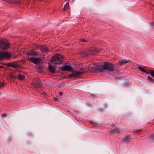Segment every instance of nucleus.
<instances>
[{
  "label": "nucleus",
  "mask_w": 154,
  "mask_h": 154,
  "mask_svg": "<svg viewBox=\"0 0 154 154\" xmlns=\"http://www.w3.org/2000/svg\"><path fill=\"white\" fill-rule=\"evenodd\" d=\"M63 59L62 55L56 54L52 57L51 60L54 64L58 65L62 63Z\"/></svg>",
  "instance_id": "f257e3e1"
},
{
  "label": "nucleus",
  "mask_w": 154,
  "mask_h": 154,
  "mask_svg": "<svg viewBox=\"0 0 154 154\" xmlns=\"http://www.w3.org/2000/svg\"><path fill=\"white\" fill-rule=\"evenodd\" d=\"M102 70L103 71H106L107 72H113L115 71L114 66L111 63L108 62H105L103 65Z\"/></svg>",
  "instance_id": "f03ea898"
},
{
  "label": "nucleus",
  "mask_w": 154,
  "mask_h": 154,
  "mask_svg": "<svg viewBox=\"0 0 154 154\" xmlns=\"http://www.w3.org/2000/svg\"><path fill=\"white\" fill-rule=\"evenodd\" d=\"M32 85L36 88H42L43 84L39 78H34L32 80Z\"/></svg>",
  "instance_id": "7ed1b4c3"
},
{
  "label": "nucleus",
  "mask_w": 154,
  "mask_h": 154,
  "mask_svg": "<svg viewBox=\"0 0 154 154\" xmlns=\"http://www.w3.org/2000/svg\"><path fill=\"white\" fill-rule=\"evenodd\" d=\"M30 62L34 63L35 64H38L41 63L42 61V59L40 57H28L27 59Z\"/></svg>",
  "instance_id": "20e7f679"
},
{
  "label": "nucleus",
  "mask_w": 154,
  "mask_h": 154,
  "mask_svg": "<svg viewBox=\"0 0 154 154\" xmlns=\"http://www.w3.org/2000/svg\"><path fill=\"white\" fill-rule=\"evenodd\" d=\"M95 53L92 51H83L81 54V56L82 57L85 58H88L94 55Z\"/></svg>",
  "instance_id": "39448f33"
},
{
  "label": "nucleus",
  "mask_w": 154,
  "mask_h": 154,
  "mask_svg": "<svg viewBox=\"0 0 154 154\" xmlns=\"http://www.w3.org/2000/svg\"><path fill=\"white\" fill-rule=\"evenodd\" d=\"M10 44L7 42L2 40L0 43L1 48L3 50H6L9 48Z\"/></svg>",
  "instance_id": "423d86ee"
},
{
  "label": "nucleus",
  "mask_w": 154,
  "mask_h": 154,
  "mask_svg": "<svg viewBox=\"0 0 154 154\" xmlns=\"http://www.w3.org/2000/svg\"><path fill=\"white\" fill-rule=\"evenodd\" d=\"M11 57V55L7 52H0V60H2L5 58H10Z\"/></svg>",
  "instance_id": "0eeeda50"
},
{
  "label": "nucleus",
  "mask_w": 154,
  "mask_h": 154,
  "mask_svg": "<svg viewBox=\"0 0 154 154\" xmlns=\"http://www.w3.org/2000/svg\"><path fill=\"white\" fill-rule=\"evenodd\" d=\"M60 69L62 71L71 72L73 70L72 68L70 66L67 65H64L61 67Z\"/></svg>",
  "instance_id": "6e6552de"
},
{
  "label": "nucleus",
  "mask_w": 154,
  "mask_h": 154,
  "mask_svg": "<svg viewBox=\"0 0 154 154\" xmlns=\"http://www.w3.org/2000/svg\"><path fill=\"white\" fill-rule=\"evenodd\" d=\"M26 54L28 56H34L38 55L39 54V53L36 51H32L26 53Z\"/></svg>",
  "instance_id": "1a4fd4ad"
},
{
  "label": "nucleus",
  "mask_w": 154,
  "mask_h": 154,
  "mask_svg": "<svg viewBox=\"0 0 154 154\" xmlns=\"http://www.w3.org/2000/svg\"><path fill=\"white\" fill-rule=\"evenodd\" d=\"M39 49L42 52L45 54H48L49 52L48 49L45 46H40Z\"/></svg>",
  "instance_id": "9d476101"
},
{
  "label": "nucleus",
  "mask_w": 154,
  "mask_h": 154,
  "mask_svg": "<svg viewBox=\"0 0 154 154\" xmlns=\"http://www.w3.org/2000/svg\"><path fill=\"white\" fill-rule=\"evenodd\" d=\"M84 74V72H83L76 71L74 73H72L71 75H70V76L71 77L77 76H80L81 74Z\"/></svg>",
  "instance_id": "9b49d317"
},
{
  "label": "nucleus",
  "mask_w": 154,
  "mask_h": 154,
  "mask_svg": "<svg viewBox=\"0 0 154 154\" xmlns=\"http://www.w3.org/2000/svg\"><path fill=\"white\" fill-rule=\"evenodd\" d=\"M131 139V136L130 135H127L125 137L123 140L124 141L128 142L130 141Z\"/></svg>",
  "instance_id": "f8f14e48"
},
{
  "label": "nucleus",
  "mask_w": 154,
  "mask_h": 154,
  "mask_svg": "<svg viewBox=\"0 0 154 154\" xmlns=\"http://www.w3.org/2000/svg\"><path fill=\"white\" fill-rule=\"evenodd\" d=\"M48 69L51 72L53 73L55 72V68L54 66L52 65H49L48 66Z\"/></svg>",
  "instance_id": "ddd939ff"
},
{
  "label": "nucleus",
  "mask_w": 154,
  "mask_h": 154,
  "mask_svg": "<svg viewBox=\"0 0 154 154\" xmlns=\"http://www.w3.org/2000/svg\"><path fill=\"white\" fill-rule=\"evenodd\" d=\"M130 61L129 60H122L119 61V64L121 65H122L124 63H128Z\"/></svg>",
  "instance_id": "4468645a"
},
{
  "label": "nucleus",
  "mask_w": 154,
  "mask_h": 154,
  "mask_svg": "<svg viewBox=\"0 0 154 154\" xmlns=\"http://www.w3.org/2000/svg\"><path fill=\"white\" fill-rule=\"evenodd\" d=\"M138 69H139L141 71L147 74H150L151 75V72H152V70L151 71L149 72H148L146 71L145 69H144L143 68L141 67V66H138Z\"/></svg>",
  "instance_id": "2eb2a0df"
},
{
  "label": "nucleus",
  "mask_w": 154,
  "mask_h": 154,
  "mask_svg": "<svg viewBox=\"0 0 154 154\" xmlns=\"http://www.w3.org/2000/svg\"><path fill=\"white\" fill-rule=\"evenodd\" d=\"M143 132V130L141 129H139L134 131L133 132V134L134 135H137L140 134Z\"/></svg>",
  "instance_id": "dca6fc26"
},
{
  "label": "nucleus",
  "mask_w": 154,
  "mask_h": 154,
  "mask_svg": "<svg viewBox=\"0 0 154 154\" xmlns=\"http://www.w3.org/2000/svg\"><path fill=\"white\" fill-rule=\"evenodd\" d=\"M17 78L20 80L23 81L24 80L25 77L23 75L18 74L17 76Z\"/></svg>",
  "instance_id": "f3484780"
},
{
  "label": "nucleus",
  "mask_w": 154,
  "mask_h": 154,
  "mask_svg": "<svg viewBox=\"0 0 154 154\" xmlns=\"http://www.w3.org/2000/svg\"><path fill=\"white\" fill-rule=\"evenodd\" d=\"M146 79L149 81L152 82L154 83V79H152L151 77L149 76H148L146 77Z\"/></svg>",
  "instance_id": "a211bd4d"
},
{
  "label": "nucleus",
  "mask_w": 154,
  "mask_h": 154,
  "mask_svg": "<svg viewBox=\"0 0 154 154\" xmlns=\"http://www.w3.org/2000/svg\"><path fill=\"white\" fill-rule=\"evenodd\" d=\"M69 6V2L67 3L64 5V8H63V10L65 11L66 10L67 8Z\"/></svg>",
  "instance_id": "6ab92c4d"
},
{
  "label": "nucleus",
  "mask_w": 154,
  "mask_h": 154,
  "mask_svg": "<svg viewBox=\"0 0 154 154\" xmlns=\"http://www.w3.org/2000/svg\"><path fill=\"white\" fill-rule=\"evenodd\" d=\"M5 85V84L4 82H0V88H2Z\"/></svg>",
  "instance_id": "aec40b11"
},
{
  "label": "nucleus",
  "mask_w": 154,
  "mask_h": 154,
  "mask_svg": "<svg viewBox=\"0 0 154 154\" xmlns=\"http://www.w3.org/2000/svg\"><path fill=\"white\" fill-rule=\"evenodd\" d=\"M12 67L14 68H19V66L18 65L14 64H12Z\"/></svg>",
  "instance_id": "412c9836"
},
{
  "label": "nucleus",
  "mask_w": 154,
  "mask_h": 154,
  "mask_svg": "<svg viewBox=\"0 0 154 154\" xmlns=\"http://www.w3.org/2000/svg\"><path fill=\"white\" fill-rule=\"evenodd\" d=\"M111 131L113 132H118L119 131L118 128H116L115 129H112L111 130Z\"/></svg>",
  "instance_id": "4be33fe9"
},
{
  "label": "nucleus",
  "mask_w": 154,
  "mask_h": 154,
  "mask_svg": "<svg viewBox=\"0 0 154 154\" xmlns=\"http://www.w3.org/2000/svg\"><path fill=\"white\" fill-rule=\"evenodd\" d=\"M12 63H7L6 65L7 66V67H11L12 65Z\"/></svg>",
  "instance_id": "5701e85b"
},
{
  "label": "nucleus",
  "mask_w": 154,
  "mask_h": 154,
  "mask_svg": "<svg viewBox=\"0 0 154 154\" xmlns=\"http://www.w3.org/2000/svg\"><path fill=\"white\" fill-rule=\"evenodd\" d=\"M10 77L11 79H14L15 78L16 76L14 75L11 74V75H10Z\"/></svg>",
  "instance_id": "b1692460"
},
{
  "label": "nucleus",
  "mask_w": 154,
  "mask_h": 154,
  "mask_svg": "<svg viewBox=\"0 0 154 154\" xmlns=\"http://www.w3.org/2000/svg\"><path fill=\"white\" fill-rule=\"evenodd\" d=\"M151 75L152 77L154 78V70H152L151 72Z\"/></svg>",
  "instance_id": "393cba45"
},
{
  "label": "nucleus",
  "mask_w": 154,
  "mask_h": 154,
  "mask_svg": "<svg viewBox=\"0 0 154 154\" xmlns=\"http://www.w3.org/2000/svg\"><path fill=\"white\" fill-rule=\"evenodd\" d=\"M7 115L5 113H3L2 116V118H5L6 117Z\"/></svg>",
  "instance_id": "a878e982"
},
{
  "label": "nucleus",
  "mask_w": 154,
  "mask_h": 154,
  "mask_svg": "<svg viewBox=\"0 0 154 154\" xmlns=\"http://www.w3.org/2000/svg\"><path fill=\"white\" fill-rule=\"evenodd\" d=\"M150 137L152 140L154 139V133L152 134H151Z\"/></svg>",
  "instance_id": "bb28decb"
},
{
  "label": "nucleus",
  "mask_w": 154,
  "mask_h": 154,
  "mask_svg": "<svg viewBox=\"0 0 154 154\" xmlns=\"http://www.w3.org/2000/svg\"><path fill=\"white\" fill-rule=\"evenodd\" d=\"M80 41L82 42H86L87 41L86 39H80Z\"/></svg>",
  "instance_id": "cd10ccee"
},
{
  "label": "nucleus",
  "mask_w": 154,
  "mask_h": 154,
  "mask_svg": "<svg viewBox=\"0 0 154 154\" xmlns=\"http://www.w3.org/2000/svg\"><path fill=\"white\" fill-rule=\"evenodd\" d=\"M91 124H93V125H95V123H94V122H91Z\"/></svg>",
  "instance_id": "c85d7f7f"
},
{
  "label": "nucleus",
  "mask_w": 154,
  "mask_h": 154,
  "mask_svg": "<svg viewBox=\"0 0 154 154\" xmlns=\"http://www.w3.org/2000/svg\"><path fill=\"white\" fill-rule=\"evenodd\" d=\"M59 93H60V95H62V93H63L62 92H60Z\"/></svg>",
  "instance_id": "c756f323"
},
{
  "label": "nucleus",
  "mask_w": 154,
  "mask_h": 154,
  "mask_svg": "<svg viewBox=\"0 0 154 154\" xmlns=\"http://www.w3.org/2000/svg\"><path fill=\"white\" fill-rule=\"evenodd\" d=\"M54 99L56 101H57L58 100V99L56 98H54Z\"/></svg>",
  "instance_id": "7c9ffc66"
},
{
  "label": "nucleus",
  "mask_w": 154,
  "mask_h": 154,
  "mask_svg": "<svg viewBox=\"0 0 154 154\" xmlns=\"http://www.w3.org/2000/svg\"><path fill=\"white\" fill-rule=\"evenodd\" d=\"M152 24L154 26V22L152 23Z\"/></svg>",
  "instance_id": "2f4dec72"
},
{
  "label": "nucleus",
  "mask_w": 154,
  "mask_h": 154,
  "mask_svg": "<svg viewBox=\"0 0 154 154\" xmlns=\"http://www.w3.org/2000/svg\"><path fill=\"white\" fill-rule=\"evenodd\" d=\"M112 127H114V126H112Z\"/></svg>",
  "instance_id": "473e14b6"
}]
</instances>
